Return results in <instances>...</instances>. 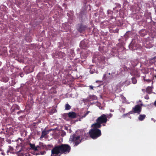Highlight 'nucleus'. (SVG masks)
Segmentation results:
<instances>
[{
    "mask_svg": "<svg viewBox=\"0 0 156 156\" xmlns=\"http://www.w3.org/2000/svg\"><path fill=\"white\" fill-rule=\"evenodd\" d=\"M71 147L69 145L62 144L55 146L51 150V154L58 155L59 154H66L70 151Z\"/></svg>",
    "mask_w": 156,
    "mask_h": 156,
    "instance_id": "nucleus-1",
    "label": "nucleus"
},
{
    "mask_svg": "<svg viewBox=\"0 0 156 156\" xmlns=\"http://www.w3.org/2000/svg\"><path fill=\"white\" fill-rule=\"evenodd\" d=\"M84 138V137L81 135L77 136L76 134H74L70 136L69 141L73 142L74 146H76L81 142Z\"/></svg>",
    "mask_w": 156,
    "mask_h": 156,
    "instance_id": "nucleus-2",
    "label": "nucleus"
},
{
    "mask_svg": "<svg viewBox=\"0 0 156 156\" xmlns=\"http://www.w3.org/2000/svg\"><path fill=\"white\" fill-rule=\"evenodd\" d=\"M89 133L90 137L93 139H97L101 135L100 129H95L92 128L90 130Z\"/></svg>",
    "mask_w": 156,
    "mask_h": 156,
    "instance_id": "nucleus-3",
    "label": "nucleus"
},
{
    "mask_svg": "<svg viewBox=\"0 0 156 156\" xmlns=\"http://www.w3.org/2000/svg\"><path fill=\"white\" fill-rule=\"evenodd\" d=\"M96 120L102 124L103 126H105V123L107 122L108 119L106 115L103 114L98 117Z\"/></svg>",
    "mask_w": 156,
    "mask_h": 156,
    "instance_id": "nucleus-4",
    "label": "nucleus"
},
{
    "mask_svg": "<svg viewBox=\"0 0 156 156\" xmlns=\"http://www.w3.org/2000/svg\"><path fill=\"white\" fill-rule=\"evenodd\" d=\"M142 105L141 104L136 105L132 108L133 113L139 114L142 110Z\"/></svg>",
    "mask_w": 156,
    "mask_h": 156,
    "instance_id": "nucleus-5",
    "label": "nucleus"
},
{
    "mask_svg": "<svg viewBox=\"0 0 156 156\" xmlns=\"http://www.w3.org/2000/svg\"><path fill=\"white\" fill-rule=\"evenodd\" d=\"M87 27L82 24H78L77 27V30L80 33H82L84 32L87 29Z\"/></svg>",
    "mask_w": 156,
    "mask_h": 156,
    "instance_id": "nucleus-6",
    "label": "nucleus"
},
{
    "mask_svg": "<svg viewBox=\"0 0 156 156\" xmlns=\"http://www.w3.org/2000/svg\"><path fill=\"white\" fill-rule=\"evenodd\" d=\"M96 122L92 125L93 128L95 129H99L98 128H101V124L96 120Z\"/></svg>",
    "mask_w": 156,
    "mask_h": 156,
    "instance_id": "nucleus-7",
    "label": "nucleus"
},
{
    "mask_svg": "<svg viewBox=\"0 0 156 156\" xmlns=\"http://www.w3.org/2000/svg\"><path fill=\"white\" fill-rule=\"evenodd\" d=\"M20 109L19 106L16 105H12L11 109V113L12 114L14 112L15 110H19Z\"/></svg>",
    "mask_w": 156,
    "mask_h": 156,
    "instance_id": "nucleus-8",
    "label": "nucleus"
},
{
    "mask_svg": "<svg viewBox=\"0 0 156 156\" xmlns=\"http://www.w3.org/2000/svg\"><path fill=\"white\" fill-rule=\"evenodd\" d=\"M68 115L69 117L72 119L76 118V113L75 112H69L68 114Z\"/></svg>",
    "mask_w": 156,
    "mask_h": 156,
    "instance_id": "nucleus-9",
    "label": "nucleus"
},
{
    "mask_svg": "<svg viewBox=\"0 0 156 156\" xmlns=\"http://www.w3.org/2000/svg\"><path fill=\"white\" fill-rule=\"evenodd\" d=\"M87 43L84 40L80 42V46L82 49H85V48L87 47Z\"/></svg>",
    "mask_w": 156,
    "mask_h": 156,
    "instance_id": "nucleus-10",
    "label": "nucleus"
},
{
    "mask_svg": "<svg viewBox=\"0 0 156 156\" xmlns=\"http://www.w3.org/2000/svg\"><path fill=\"white\" fill-rule=\"evenodd\" d=\"M30 147L32 150L35 151H38L40 149V147L39 146L36 147L34 144H30Z\"/></svg>",
    "mask_w": 156,
    "mask_h": 156,
    "instance_id": "nucleus-11",
    "label": "nucleus"
},
{
    "mask_svg": "<svg viewBox=\"0 0 156 156\" xmlns=\"http://www.w3.org/2000/svg\"><path fill=\"white\" fill-rule=\"evenodd\" d=\"M97 99L96 96L94 95H89V97L87 98V99L88 101H90L93 100H95Z\"/></svg>",
    "mask_w": 156,
    "mask_h": 156,
    "instance_id": "nucleus-12",
    "label": "nucleus"
},
{
    "mask_svg": "<svg viewBox=\"0 0 156 156\" xmlns=\"http://www.w3.org/2000/svg\"><path fill=\"white\" fill-rule=\"evenodd\" d=\"M97 58L99 60H100V61L102 62L105 61V58L104 56L102 55H98L97 56Z\"/></svg>",
    "mask_w": 156,
    "mask_h": 156,
    "instance_id": "nucleus-13",
    "label": "nucleus"
},
{
    "mask_svg": "<svg viewBox=\"0 0 156 156\" xmlns=\"http://www.w3.org/2000/svg\"><path fill=\"white\" fill-rule=\"evenodd\" d=\"M131 64L133 66H135L137 65L138 63V61L136 59H134L131 61Z\"/></svg>",
    "mask_w": 156,
    "mask_h": 156,
    "instance_id": "nucleus-14",
    "label": "nucleus"
},
{
    "mask_svg": "<svg viewBox=\"0 0 156 156\" xmlns=\"http://www.w3.org/2000/svg\"><path fill=\"white\" fill-rule=\"evenodd\" d=\"M146 115L144 114L140 115L138 117V119L140 121H143L146 117Z\"/></svg>",
    "mask_w": 156,
    "mask_h": 156,
    "instance_id": "nucleus-15",
    "label": "nucleus"
},
{
    "mask_svg": "<svg viewBox=\"0 0 156 156\" xmlns=\"http://www.w3.org/2000/svg\"><path fill=\"white\" fill-rule=\"evenodd\" d=\"M139 34L142 37L144 36L146 34V30H141L139 32Z\"/></svg>",
    "mask_w": 156,
    "mask_h": 156,
    "instance_id": "nucleus-16",
    "label": "nucleus"
},
{
    "mask_svg": "<svg viewBox=\"0 0 156 156\" xmlns=\"http://www.w3.org/2000/svg\"><path fill=\"white\" fill-rule=\"evenodd\" d=\"M152 91V88L150 87H147L146 89V92L149 94L151 93Z\"/></svg>",
    "mask_w": 156,
    "mask_h": 156,
    "instance_id": "nucleus-17",
    "label": "nucleus"
},
{
    "mask_svg": "<svg viewBox=\"0 0 156 156\" xmlns=\"http://www.w3.org/2000/svg\"><path fill=\"white\" fill-rule=\"evenodd\" d=\"M58 55L60 58H62L65 56V54L64 52H60L58 53Z\"/></svg>",
    "mask_w": 156,
    "mask_h": 156,
    "instance_id": "nucleus-18",
    "label": "nucleus"
},
{
    "mask_svg": "<svg viewBox=\"0 0 156 156\" xmlns=\"http://www.w3.org/2000/svg\"><path fill=\"white\" fill-rule=\"evenodd\" d=\"M71 106L68 104H66L65 105V109L66 110H69L71 109Z\"/></svg>",
    "mask_w": 156,
    "mask_h": 156,
    "instance_id": "nucleus-19",
    "label": "nucleus"
},
{
    "mask_svg": "<svg viewBox=\"0 0 156 156\" xmlns=\"http://www.w3.org/2000/svg\"><path fill=\"white\" fill-rule=\"evenodd\" d=\"M112 52L114 53L113 55L115 56V55H118V50L116 49H113L112 50Z\"/></svg>",
    "mask_w": 156,
    "mask_h": 156,
    "instance_id": "nucleus-20",
    "label": "nucleus"
},
{
    "mask_svg": "<svg viewBox=\"0 0 156 156\" xmlns=\"http://www.w3.org/2000/svg\"><path fill=\"white\" fill-rule=\"evenodd\" d=\"M47 134V133L45 131H43L42 132V134L41 136V137L43 138L44 137V136Z\"/></svg>",
    "mask_w": 156,
    "mask_h": 156,
    "instance_id": "nucleus-21",
    "label": "nucleus"
},
{
    "mask_svg": "<svg viewBox=\"0 0 156 156\" xmlns=\"http://www.w3.org/2000/svg\"><path fill=\"white\" fill-rule=\"evenodd\" d=\"M132 80L133 83L135 84L137 82V80L136 78L135 77H133L132 78Z\"/></svg>",
    "mask_w": 156,
    "mask_h": 156,
    "instance_id": "nucleus-22",
    "label": "nucleus"
},
{
    "mask_svg": "<svg viewBox=\"0 0 156 156\" xmlns=\"http://www.w3.org/2000/svg\"><path fill=\"white\" fill-rule=\"evenodd\" d=\"M90 111H88L86 112L83 115L81 116V118H83L85 117L89 113Z\"/></svg>",
    "mask_w": 156,
    "mask_h": 156,
    "instance_id": "nucleus-23",
    "label": "nucleus"
},
{
    "mask_svg": "<svg viewBox=\"0 0 156 156\" xmlns=\"http://www.w3.org/2000/svg\"><path fill=\"white\" fill-rule=\"evenodd\" d=\"M106 115V116L107 117V119L108 118L109 119V118L112 117V115L111 113H110L109 114H107V115Z\"/></svg>",
    "mask_w": 156,
    "mask_h": 156,
    "instance_id": "nucleus-24",
    "label": "nucleus"
},
{
    "mask_svg": "<svg viewBox=\"0 0 156 156\" xmlns=\"http://www.w3.org/2000/svg\"><path fill=\"white\" fill-rule=\"evenodd\" d=\"M144 80L146 81H147V83H150L151 82V80L150 79H144Z\"/></svg>",
    "mask_w": 156,
    "mask_h": 156,
    "instance_id": "nucleus-25",
    "label": "nucleus"
},
{
    "mask_svg": "<svg viewBox=\"0 0 156 156\" xmlns=\"http://www.w3.org/2000/svg\"><path fill=\"white\" fill-rule=\"evenodd\" d=\"M5 132H6V133H5V134H8V135H9L10 134V133L8 131V129H7V130H6Z\"/></svg>",
    "mask_w": 156,
    "mask_h": 156,
    "instance_id": "nucleus-26",
    "label": "nucleus"
},
{
    "mask_svg": "<svg viewBox=\"0 0 156 156\" xmlns=\"http://www.w3.org/2000/svg\"><path fill=\"white\" fill-rule=\"evenodd\" d=\"M144 98L146 100H148L149 99V97L148 95H147Z\"/></svg>",
    "mask_w": 156,
    "mask_h": 156,
    "instance_id": "nucleus-27",
    "label": "nucleus"
},
{
    "mask_svg": "<svg viewBox=\"0 0 156 156\" xmlns=\"http://www.w3.org/2000/svg\"><path fill=\"white\" fill-rule=\"evenodd\" d=\"M128 114V113H126V114H123L122 116L124 117V118H125V117H126L127 115Z\"/></svg>",
    "mask_w": 156,
    "mask_h": 156,
    "instance_id": "nucleus-28",
    "label": "nucleus"
},
{
    "mask_svg": "<svg viewBox=\"0 0 156 156\" xmlns=\"http://www.w3.org/2000/svg\"><path fill=\"white\" fill-rule=\"evenodd\" d=\"M89 88L90 90H93V87L92 86H90Z\"/></svg>",
    "mask_w": 156,
    "mask_h": 156,
    "instance_id": "nucleus-29",
    "label": "nucleus"
},
{
    "mask_svg": "<svg viewBox=\"0 0 156 156\" xmlns=\"http://www.w3.org/2000/svg\"><path fill=\"white\" fill-rule=\"evenodd\" d=\"M133 113V110H132V111H130L128 113V114H132Z\"/></svg>",
    "mask_w": 156,
    "mask_h": 156,
    "instance_id": "nucleus-30",
    "label": "nucleus"
},
{
    "mask_svg": "<svg viewBox=\"0 0 156 156\" xmlns=\"http://www.w3.org/2000/svg\"><path fill=\"white\" fill-rule=\"evenodd\" d=\"M9 80V78H7L5 80V82H7Z\"/></svg>",
    "mask_w": 156,
    "mask_h": 156,
    "instance_id": "nucleus-31",
    "label": "nucleus"
},
{
    "mask_svg": "<svg viewBox=\"0 0 156 156\" xmlns=\"http://www.w3.org/2000/svg\"><path fill=\"white\" fill-rule=\"evenodd\" d=\"M22 112L23 111H20L17 112V113L18 115L19 113Z\"/></svg>",
    "mask_w": 156,
    "mask_h": 156,
    "instance_id": "nucleus-32",
    "label": "nucleus"
},
{
    "mask_svg": "<svg viewBox=\"0 0 156 156\" xmlns=\"http://www.w3.org/2000/svg\"><path fill=\"white\" fill-rule=\"evenodd\" d=\"M154 105L156 107V99L155 101L154 102Z\"/></svg>",
    "mask_w": 156,
    "mask_h": 156,
    "instance_id": "nucleus-33",
    "label": "nucleus"
},
{
    "mask_svg": "<svg viewBox=\"0 0 156 156\" xmlns=\"http://www.w3.org/2000/svg\"><path fill=\"white\" fill-rule=\"evenodd\" d=\"M90 73L91 74H93L94 73V72L91 70H90Z\"/></svg>",
    "mask_w": 156,
    "mask_h": 156,
    "instance_id": "nucleus-34",
    "label": "nucleus"
},
{
    "mask_svg": "<svg viewBox=\"0 0 156 156\" xmlns=\"http://www.w3.org/2000/svg\"><path fill=\"white\" fill-rule=\"evenodd\" d=\"M23 74H20V76L22 77H23Z\"/></svg>",
    "mask_w": 156,
    "mask_h": 156,
    "instance_id": "nucleus-35",
    "label": "nucleus"
},
{
    "mask_svg": "<svg viewBox=\"0 0 156 156\" xmlns=\"http://www.w3.org/2000/svg\"><path fill=\"white\" fill-rule=\"evenodd\" d=\"M155 12H156V7L155 8Z\"/></svg>",
    "mask_w": 156,
    "mask_h": 156,
    "instance_id": "nucleus-36",
    "label": "nucleus"
},
{
    "mask_svg": "<svg viewBox=\"0 0 156 156\" xmlns=\"http://www.w3.org/2000/svg\"><path fill=\"white\" fill-rule=\"evenodd\" d=\"M20 154H22V155L23 156V154H22V153H20Z\"/></svg>",
    "mask_w": 156,
    "mask_h": 156,
    "instance_id": "nucleus-37",
    "label": "nucleus"
},
{
    "mask_svg": "<svg viewBox=\"0 0 156 156\" xmlns=\"http://www.w3.org/2000/svg\"><path fill=\"white\" fill-rule=\"evenodd\" d=\"M122 109L123 110V111H124L125 110V109H124V108H122Z\"/></svg>",
    "mask_w": 156,
    "mask_h": 156,
    "instance_id": "nucleus-38",
    "label": "nucleus"
},
{
    "mask_svg": "<svg viewBox=\"0 0 156 156\" xmlns=\"http://www.w3.org/2000/svg\"><path fill=\"white\" fill-rule=\"evenodd\" d=\"M105 76H106V75H105V74H104V77H105Z\"/></svg>",
    "mask_w": 156,
    "mask_h": 156,
    "instance_id": "nucleus-39",
    "label": "nucleus"
},
{
    "mask_svg": "<svg viewBox=\"0 0 156 156\" xmlns=\"http://www.w3.org/2000/svg\"><path fill=\"white\" fill-rule=\"evenodd\" d=\"M100 48H99V50L100 51H101V52H102L101 51V50H100Z\"/></svg>",
    "mask_w": 156,
    "mask_h": 156,
    "instance_id": "nucleus-40",
    "label": "nucleus"
},
{
    "mask_svg": "<svg viewBox=\"0 0 156 156\" xmlns=\"http://www.w3.org/2000/svg\"><path fill=\"white\" fill-rule=\"evenodd\" d=\"M154 77L156 78V75H155L154 76Z\"/></svg>",
    "mask_w": 156,
    "mask_h": 156,
    "instance_id": "nucleus-41",
    "label": "nucleus"
},
{
    "mask_svg": "<svg viewBox=\"0 0 156 156\" xmlns=\"http://www.w3.org/2000/svg\"><path fill=\"white\" fill-rule=\"evenodd\" d=\"M142 91H145V90L144 89H142Z\"/></svg>",
    "mask_w": 156,
    "mask_h": 156,
    "instance_id": "nucleus-42",
    "label": "nucleus"
},
{
    "mask_svg": "<svg viewBox=\"0 0 156 156\" xmlns=\"http://www.w3.org/2000/svg\"><path fill=\"white\" fill-rule=\"evenodd\" d=\"M108 74H109V75H110V73H108Z\"/></svg>",
    "mask_w": 156,
    "mask_h": 156,
    "instance_id": "nucleus-43",
    "label": "nucleus"
},
{
    "mask_svg": "<svg viewBox=\"0 0 156 156\" xmlns=\"http://www.w3.org/2000/svg\"><path fill=\"white\" fill-rule=\"evenodd\" d=\"M130 44L131 45L132 44V43Z\"/></svg>",
    "mask_w": 156,
    "mask_h": 156,
    "instance_id": "nucleus-44",
    "label": "nucleus"
},
{
    "mask_svg": "<svg viewBox=\"0 0 156 156\" xmlns=\"http://www.w3.org/2000/svg\"><path fill=\"white\" fill-rule=\"evenodd\" d=\"M39 154H39H37V155Z\"/></svg>",
    "mask_w": 156,
    "mask_h": 156,
    "instance_id": "nucleus-45",
    "label": "nucleus"
},
{
    "mask_svg": "<svg viewBox=\"0 0 156 156\" xmlns=\"http://www.w3.org/2000/svg\"><path fill=\"white\" fill-rule=\"evenodd\" d=\"M112 78V77H111L110 78Z\"/></svg>",
    "mask_w": 156,
    "mask_h": 156,
    "instance_id": "nucleus-46",
    "label": "nucleus"
}]
</instances>
